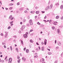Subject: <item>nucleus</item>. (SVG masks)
Wrapping results in <instances>:
<instances>
[{"label":"nucleus","instance_id":"1","mask_svg":"<svg viewBox=\"0 0 63 63\" xmlns=\"http://www.w3.org/2000/svg\"><path fill=\"white\" fill-rule=\"evenodd\" d=\"M23 37L25 38H26L28 37V35L27 34H24L23 35Z\"/></svg>","mask_w":63,"mask_h":63},{"label":"nucleus","instance_id":"2","mask_svg":"<svg viewBox=\"0 0 63 63\" xmlns=\"http://www.w3.org/2000/svg\"><path fill=\"white\" fill-rule=\"evenodd\" d=\"M30 24V25H32L33 24V23H32V20L31 19H30L29 21Z\"/></svg>","mask_w":63,"mask_h":63},{"label":"nucleus","instance_id":"3","mask_svg":"<svg viewBox=\"0 0 63 63\" xmlns=\"http://www.w3.org/2000/svg\"><path fill=\"white\" fill-rule=\"evenodd\" d=\"M22 59L23 60H24V62H25V61L26 60V59L24 57H22Z\"/></svg>","mask_w":63,"mask_h":63},{"label":"nucleus","instance_id":"4","mask_svg":"<svg viewBox=\"0 0 63 63\" xmlns=\"http://www.w3.org/2000/svg\"><path fill=\"white\" fill-rule=\"evenodd\" d=\"M41 49L42 51H44V47H42L41 48Z\"/></svg>","mask_w":63,"mask_h":63},{"label":"nucleus","instance_id":"5","mask_svg":"<svg viewBox=\"0 0 63 63\" xmlns=\"http://www.w3.org/2000/svg\"><path fill=\"white\" fill-rule=\"evenodd\" d=\"M26 53H29V49H27L26 50Z\"/></svg>","mask_w":63,"mask_h":63},{"label":"nucleus","instance_id":"6","mask_svg":"<svg viewBox=\"0 0 63 63\" xmlns=\"http://www.w3.org/2000/svg\"><path fill=\"white\" fill-rule=\"evenodd\" d=\"M59 18V16H57L56 17V19H58Z\"/></svg>","mask_w":63,"mask_h":63},{"label":"nucleus","instance_id":"7","mask_svg":"<svg viewBox=\"0 0 63 63\" xmlns=\"http://www.w3.org/2000/svg\"><path fill=\"white\" fill-rule=\"evenodd\" d=\"M52 54V53H51V52H48V55H50V54Z\"/></svg>","mask_w":63,"mask_h":63},{"label":"nucleus","instance_id":"8","mask_svg":"<svg viewBox=\"0 0 63 63\" xmlns=\"http://www.w3.org/2000/svg\"><path fill=\"white\" fill-rule=\"evenodd\" d=\"M9 60L10 61H12V58H10L9 59Z\"/></svg>","mask_w":63,"mask_h":63},{"label":"nucleus","instance_id":"9","mask_svg":"<svg viewBox=\"0 0 63 63\" xmlns=\"http://www.w3.org/2000/svg\"><path fill=\"white\" fill-rule=\"evenodd\" d=\"M23 8H20L19 9V10H20V11H22V10H23Z\"/></svg>","mask_w":63,"mask_h":63},{"label":"nucleus","instance_id":"10","mask_svg":"<svg viewBox=\"0 0 63 63\" xmlns=\"http://www.w3.org/2000/svg\"><path fill=\"white\" fill-rule=\"evenodd\" d=\"M63 5H61V6L60 8L61 9H63Z\"/></svg>","mask_w":63,"mask_h":63},{"label":"nucleus","instance_id":"11","mask_svg":"<svg viewBox=\"0 0 63 63\" xmlns=\"http://www.w3.org/2000/svg\"><path fill=\"white\" fill-rule=\"evenodd\" d=\"M21 44H22H22L23 45V41H22V40H21Z\"/></svg>","mask_w":63,"mask_h":63},{"label":"nucleus","instance_id":"12","mask_svg":"<svg viewBox=\"0 0 63 63\" xmlns=\"http://www.w3.org/2000/svg\"><path fill=\"white\" fill-rule=\"evenodd\" d=\"M52 5H51L50 6V8H49L50 9H52Z\"/></svg>","mask_w":63,"mask_h":63},{"label":"nucleus","instance_id":"13","mask_svg":"<svg viewBox=\"0 0 63 63\" xmlns=\"http://www.w3.org/2000/svg\"><path fill=\"white\" fill-rule=\"evenodd\" d=\"M30 43H33V40H30Z\"/></svg>","mask_w":63,"mask_h":63},{"label":"nucleus","instance_id":"14","mask_svg":"<svg viewBox=\"0 0 63 63\" xmlns=\"http://www.w3.org/2000/svg\"><path fill=\"white\" fill-rule=\"evenodd\" d=\"M16 51H17V52H18V48H16Z\"/></svg>","mask_w":63,"mask_h":63},{"label":"nucleus","instance_id":"15","mask_svg":"<svg viewBox=\"0 0 63 63\" xmlns=\"http://www.w3.org/2000/svg\"><path fill=\"white\" fill-rule=\"evenodd\" d=\"M21 30H22V31H23V27L22 26L21 28L20 29Z\"/></svg>","mask_w":63,"mask_h":63},{"label":"nucleus","instance_id":"16","mask_svg":"<svg viewBox=\"0 0 63 63\" xmlns=\"http://www.w3.org/2000/svg\"><path fill=\"white\" fill-rule=\"evenodd\" d=\"M7 36H8V34L6 33V34H5V38H6V37H7Z\"/></svg>","mask_w":63,"mask_h":63},{"label":"nucleus","instance_id":"17","mask_svg":"<svg viewBox=\"0 0 63 63\" xmlns=\"http://www.w3.org/2000/svg\"><path fill=\"white\" fill-rule=\"evenodd\" d=\"M53 24L55 25H57V24L55 22H54V23H53Z\"/></svg>","mask_w":63,"mask_h":63},{"label":"nucleus","instance_id":"18","mask_svg":"<svg viewBox=\"0 0 63 63\" xmlns=\"http://www.w3.org/2000/svg\"><path fill=\"white\" fill-rule=\"evenodd\" d=\"M11 17H12V16L11 15L9 17V19H10V18H11Z\"/></svg>","mask_w":63,"mask_h":63},{"label":"nucleus","instance_id":"19","mask_svg":"<svg viewBox=\"0 0 63 63\" xmlns=\"http://www.w3.org/2000/svg\"><path fill=\"white\" fill-rule=\"evenodd\" d=\"M12 63V61H10V60H9V62H8V63Z\"/></svg>","mask_w":63,"mask_h":63},{"label":"nucleus","instance_id":"20","mask_svg":"<svg viewBox=\"0 0 63 63\" xmlns=\"http://www.w3.org/2000/svg\"><path fill=\"white\" fill-rule=\"evenodd\" d=\"M10 49L11 50H13V49H12V46H11L10 47Z\"/></svg>","mask_w":63,"mask_h":63},{"label":"nucleus","instance_id":"21","mask_svg":"<svg viewBox=\"0 0 63 63\" xmlns=\"http://www.w3.org/2000/svg\"><path fill=\"white\" fill-rule=\"evenodd\" d=\"M13 22H14V21H12L10 22V24H11L13 23Z\"/></svg>","mask_w":63,"mask_h":63},{"label":"nucleus","instance_id":"22","mask_svg":"<svg viewBox=\"0 0 63 63\" xmlns=\"http://www.w3.org/2000/svg\"><path fill=\"white\" fill-rule=\"evenodd\" d=\"M11 27L10 26H9L8 27V29H11Z\"/></svg>","mask_w":63,"mask_h":63},{"label":"nucleus","instance_id":"23","mask_svg":"<svg viewBox=\"0 0 63 63\" xmlns=\"http://www.w3.org/2000/svg\"><path fill=\"white\" fill-rule=\"evenodd\" d=\"M49 6H47V7L46 9H47V10H48V9H49Z\"/></svg>","mask_w":63,"mask_h":63},{"label":"nucleus","instance_id":"24","mask_svg":"<svg viewBox=\"0 0 63 63\" xmlns=\"http://www.w3.org/2000/svg\"><path fill=\"white\" fill-rule=\"evenodd\" d=\"M26 21V19H24L23 20V22H25Z\"/></svg>","mask_w":63,"mask_h":63},{"label":"nucleus","instance_id":"25","mask_svg":"<svg viewBox=\"0 0 63 63\" xmlns=\"http://www.w3.org/2000/svg\"><path fill=\"white\" fill-rule=\"evenodd\" d=\"M59 5V3H56V4H55V5Z\"/></svg>","mask_w":63,"mask_h":63},{"label":"nucleus","instance_id":"26","mask_svg":"<svg viewBox=\"0 0 63 63\" xmlns=\"http://www.w3.org/2000/svg\"><path fill=\"white\" fill-rule=\"evenodd\" d=\"M32 31H33V30L32 29L30 31V32H32Z\"/></svg>","mask_w":63,"mask_h":63},{"label":"nucleus","instance_id":"27","mask_svg":"<svg viewBox=\"0 0 63 63\" xmlns=\"http://www.w3.org/2000/svg\"><path fill=\"white\" fill-rule=\"evenodd\" d=\"M58 45L59 46H60L61 45V43H58Z\"/></svg>","mask_w":63,"mask_h":63},{"label":"nucleus","instance_id":"28","mask_svg":"<svg viewBox=\"0 0 63 63\" xmlns=\"http://www.w3.org/2000/svg\"><path fill=\"white\" fill-rule=\"evenodd\" d=\"M20 4V3L19 2H18L17 4V6H18V5H19V4Z\"/></svg>","mask_w":63,"mask_h":63},{"label":"nucleus","instance_id":"29","mask_svg":"<svg viewBox=\"0 0 63 63\" xmlns=\"http://www.w3.org/2000/svg\"><path fill=\"white\" fill-rule=\"evenodd\" d=\"M14 5V4H13L12 3H10L9 5L10 6H12V5Z\"/></svg>","mask_w":63,"mask_h":63},{"label":"nucleus","instance_id":"30","mask_svg":"<svg viewBox=\"0 0 63 63\" xmlns=\"http://www.w3.org/2000/svg\"><path fill=\"white\" fill-rule=\"evenodd\" d=\"M61 57H63V52L61 54Z\"/></svg>","mask_w":63,"mask_h":63},{"label":"nucleus","instance_id":"31","mask_svg":"<svg viewBox=\"0 0 63 63\" xmlns=\"http://www.w3.org/2000/svg\"><path fill=\"white\" fill-rule=\"evenodd\" d=\"M14 18V17H13L12 18H10V19H11V20H13Z\"/></svg>","mask_w":63,"mask_h":63},{"label":"nucleus","instance_id":"32","mask_svg":"<svg viewBox=\"0 0 63 63\" xmlns=\"http://www.w3.org/2000/svg\"><path fill=\"white\" fill-rule=\"evenodd\" d=\"M35 13V11H32V14H34Z\"/></svg>","mask_w":63,"mask_h":63},{"label":"nucleus","instance_id":"33","mask_svg":"<svg viewBox=\"0 0 63 63\" xmlns=\"http://www.w3.org/2000/svg\"><path fill=\"white\" fill-rule=\"evenodd\" d=\"M17 61L18 63H20V60H18Z\"/></svg>","mask_w":63,"mask_h":63},{"label":"nucleus","instance_id":"34","mask_svg":"<svg viewBox=\"0 0 63 63\" xmlns=\"http://www.w3.org/2000/svg\"><path fill=\"white\" fill-rule=\"evenodd\" d=\"M47 44V42H44V45H46V44Z\"/></svg>","mask_w":63,"mask_h":63},{"label":"nucleus","instance_id":"35","mask_svg":"<svg viewBox=\"0 0 63 63\" xmlns=\"http://www.w3.org/2000/svg\"><path fill=\"white\" fill-rule=\"evenodd\" d=\"M37 24H38V25H40L41 24L39 23V22H38L37 23Z\"/></svg>","mask_w":63,"mask_h":63},{"label":"nucleus","instance_id":"36","mask_svg":"<svg viewBox=\"0 0 63 63\" xmlns=\"http://www.w3.org/2000/svg\"><path fill=\"white\" fill-rule=\"evenodd\" d=\"M52 28L53 30L54 29H55V27H52Z\"/></svg>","mask_w":63,"mask_h":63},{"label":"nucleus","instance_id":"37","mask_svg":"<svg viewBox=\"0 0 63 63\" xmlns=\"http://www.w3.org/2000/svg\"><path fill=\"white\" fill-rule=\"evenodd\" d=\"M45 41L44 42H47V39H45Z\"/></svg>","mask_w":63,"mask_h":63},{"label":"nucleus","instance_id":"38","mask_svg":"<svg viewBox=\"0 0 63 63\" xmlns=\"http://www.w3.org/2000/svg\"><path fill=\"white\" fill-rule=\"evenodd\" d=\"M34 33H32V34H30V35L31 36H32L33 35H34Z\"/></svg>","mask_w":63,"mask_h":63},{"label":"nucleus","instance_id":"39","mask_svg":"<svg viewBox=\"0 0 63 63\" xmlns=\"http://www.w3.org/2000/svg\"><path fill=\"white\" fill-rule=\"evenodd\" d=\"M58 48H59V47H56V49H58Z\"/></svg>","mask_w":63,"mask_h":63},{"label":"nucleus","instance_id":"40","mask_svg":"<svg viewBox=\"0 0 63 63\" xmlns=\"http://www.w3.org/2000/svg\"><path fill=\"white\" fill-rule=\"evenodd\" d=\"M41 12H42V13L43 14V13H45V11H42Z\"/></svg>","mask_w":63,"mask_h":63},{"label":"nucleus","instance_id":"41","mask_svg":"<svg viewBox=\"0 0 63 63\" xmlns=\"http://www.w3.org/2000/svg\"><path fill=\"white\" fill-rule=\"evenodd\" d=\"M25 50H26V47H25L24 48V50L25 51Z\"/></svg>","mask_w":63,"mask_h":63},{"label":"nucleus","instance_id":"42","mask_svg":"<svg viewBox=\"0 0 63 63\" xmlns=\"http://www.w3.org/2000/svg\"><path fill=\"white\" fill-rule=\"evenodd\" d=\"M36 13L37 14H39V13L38 12V11H36Z\"/></svg>","mask_w":63,"mask_h":63},{"label":"nucleus","instance_id":"43","mask_svg":"<svg viewBox=\"0 0 63 63\" xmlns=\"http://www.w3.org/2000/svg\"><path fill=\"white\" fill-rule=\"evenodd\" d=\"M4 47L5 48H6V46L5 45L4 46Z\"/></svg>","mask_w":63,"mask_h":63},{"label":"nucleus","instance_id":"44","mask_svg":"<svg viewBox=\"0 0 63 63\" xmlns=\"http://www.w3.org/2000/svg\"><path fill=\"white\" fill-rule=\"evenodd\" d=\"M25 34H28V32H26V33H25Z\"/></svg>","mask_w":63,"mask_h":63},{"label":"nucleus","instance_id":"45","mask_svg":"<svg viewBox=\"0 0 63 63\" xmlns=\"http://www.w3.org/2000/svg\"><path fill=\"white\" fill-rule=\"evenodd\" d=\"M29 47H30V48H31V45H29Z\"/></svg>","mask_w":63,"mask_h":63},{"label":"nucleus","instance_id":"46","mask_svg":"<svg viewBox=\"0 0 63 63\" xmlns=\"http://www.w3.org/2000/svg\"><path fill=\"white\" fill-rule=\"evenodd\" d=\"M42 60L43 61H45V59H44V58H42Z\"/></svg>","mask_w":63,"mask_h":63},{"label":"nucleus","instance_id":"47","mask_svg":"<svg viewBox=\"0 0 63 63\" xmlns=\"http://www.w3.org/2000/svg\"><path fill=\"white\" fill-rule=\"evenodd\" d=\"M1 61L2 62H4V61L3 60H1Z\"/></svg>","mask_w":63,"mask_h":63},{"label":"nucleus","instance_id":"48","mask_svg":"<svg viewBox=\"0 0 63 63\" xmlns=\"http://www.w3.org/2000/svg\"><path fill=\"white\" fill-rule=\"evenodd\" d=\"M14 25V24H11L10 25L11 26H12L13 25Z\"/></svg>","mask_w":63,"mask_h":63},{"label":"nucleus","instance_id":"49","mask_svg":"<svg viewBox=\"0 0 63 63\" xmlns=\"http://www.w3.org/2000/svg\"><path fill=\"white\" fill-rule=\"evenodd\" d=\"M27 12V10H25V11L24 12V13H26Z\"/></svg>","mask_w":63,"mask_h":63},{"label":"nucleus","instance_id":"50","mask_svg":"<svg viewBox=\"0 0 63 63\" xmlns=\"http://www.w3.org/2000/svg\"><path fill=\"white\" fill-rule=\"evenodd\" d=\"M46 18H47V16H45V17H44V19H46Z\"/></svg>","mask_w":63,"mask_h":63},{"label":"nucleus","instance_id":"51","mask_svg":"<svg viewBox=\"0 0 63 63\" xmlns=\"http://www.w3.org/2000/svg\"><path fill=\"white\" fill-rule=\"evenodd\" d=\"M0 35H1V36H3V33H1Z\"/></svg>","mask_w":63,"mask_h":63},{"label":"nucleus","instance_id":"52","mask_svg":"<svg viewBox=\"0 0 63 63\" xmlns=\"http://www.w3.org/2000/svg\"><path fill=\"white\" fill-rule=\"evenodd\" d=\"M19 33H21V31H19L18 32Z\"/></svg>","mask_w":63,"mask_h":63},{"label":"nucleus","instance_id":"53","mask_svg":"<svg viewBox=\"0 0 63 63\" xmlns=\"http://www.w3.org/2000/svg\"><path fill=\"white\" fill-rule=\"evenodd\" d=\"M36 50H37V51H38L39 50V49L38 48H37L36 49Z\"/></svg>","mask_w":63,"mask_h":63},{"label":"nucleus","instance_id":"54","mask_svg":"<svg viewBox=\"0 0 63 63\" xmlns=\"http://www.w3.org/2000/svg\"><path fill=\"white\" fill-rule=\"evenodd\" d=\"M43 21H45V23H46V22H47V21H46V20H43Z\"/></svg>","mask_w":63,"mask_h":63},{"label":"nucleus","instance_id":"55","mask_svg":"<svg viewBox=\"0 0 63 63\" xmlns=\"http://www.w3.org/2000/svg\"><path fill=\"white\" fill-rule=\"evenodd\" d=\"M12 9H13V8L10 7L9 8V9H10V10H12Z\"/></svg>","mask_w":63,"mask_h":63},{"label":"nucleus","instance_id":"56","mask_svg":"<svg viewBox=\"0 0 63 63\" xmlns=\"http://www.w3.org/2000/svg\"><path fill=\"white\" fill-rule=\"evenodd\" d=\"M38 47V48H39V49L40 50L41 49V48H40V46Z\"/></svg>","mask_w":63,"mask_h":63},{"label":"nucleus","instance_id":"57","mask_svg":"<svg viewBox=\"0 0 63 63\" xmlns=\"http://www.w3.org/2000/svg\"><path fill=\"white\" fill-rule=\"evenodd\" d=\"M13 37L14 38H16V36H13Z\"/></svg>","mask_w":63,"mask_h":63},{"label":"nucleus","instance_id":"58","mask_svg":"<svg viewBox=\"0 0 63 63\" xmlns=\"http://www.w3.org/2000/svg\"><path fill=\"white\" fill-rule=\"evenodd\" d=\"M58 33H59V32H60V31H59V30H58Z\"/></svg>","mask_w":63,"mask_h":63},{"label":"nucleus","instance_id":"59","mask_svg":"<svg viewBox=\"0 0 63 63\" xmlns=\"http://www.w3.org/2000/svg\"><path fill=\"white\" fill-rule=\"evenodd\" d=\"M56 41H57L56 40H55V44H56Z\"/></svg>","mask_w":63,"mask_h":63},{"label":"nucleus","instance_id":"60","mask_svg":"<svg viewBox=\"0 0 63 63\" xmlns=\"http://www.w3.org/2000/svg\"><path fill=\"white\" fill-rule=\"evenodd\" d=\"M5 9L6 10H8V8H5Z\"/></svg>","mask_w":63,"mask_h":63},{"label":"nucleus","instance_id":"61","mask_svg":"<svg viewBox=\"0 0 63 63\" xmlns=\"http://www.w3.org/2000/svg\"><path fill=\"white\" fill-rule=\"evenodd\" d=\"M36 45H39V44L38 43L36 42Z\"/></svg>","mask_w":63,"mask_h":63},{"label":"nucleus","instance_id":"62","mask_svg":"<svg viewBox=\"0 0 63 63\" xmlns=\"http://www.w3.org/2000/svg\"><path fill=\"white\" fill-rule=\"evenodd\" d=\"M55 63H57V61H56L55 62Z\"/></svg>","mask_w":63,"mask_h":63},{"label":"nucleus","instance_id":"63","mask_svg":"<svg viewBox=\"0 0 63 63\" xmlns=\"http://www.w3.org/2000/svg\"><path fill=\"white\" fill-rule=\"evenodd\" d=\"M51 20H49V22H51Z\"/></svg>","mask_w":63,"mask_h":63},{"label":"nucleus","instance_id":"64","mask_svg":"<svg viewBox=\"0 0 63 63\" xmlns=\"http://www.w3.org/2000/svg\"><path fill=\"white\" fill-rule=\"evenodd\" d=\"M20 24H22V22H20Z\"/></svg>","mask_w":63,"mask_h":63}]
</instances>
